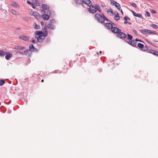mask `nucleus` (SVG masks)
Listing matches in <instances>:
<instances>
[{
  "instance_id": "a211bd4d",
  "label": "nucleus",
  "mask_w": 158,
  "mask_h": 158,
  "mask_svg": "<svg viewBox=\"0 0 158 158\" xmlns=\"http://www.w3.org/2000/svg\"><path fill=\"white\" fill-rule=\"evenodd\" d=\"M47 27L49 29L51 30H53L54 29V26L51 23L48 24Z\"/></svg>"
},
{
  "instance_id": "f8f14e48",
  "label": "nucleus",
  "mask_w": 158,
  "mask_h": 158,
  "mask_svg": "<svg viewBox=\"0 0 158 158\" xmlns=\"http://www.w3.org/2000/svg\"><path fill=\"white\" fill-rule=\"evenodd\" d=\"M29 48L30 50L31 51H36L38 50L36 48H35L32 44L30 45Z\"/></svg>"
},
{
  "instance_id": "dca6fc26",
  "label": "nucleus",
  "mask_w": 158,
  "mask_h": 158,
  "mask_svg": "<svg viewBox=\"0 0 158 158\" xmlns=\"http://www.w3.org/2000/svg\"><path fill=\"white\" fill-rule=\"evenodd\" d=\"M149 52L154 55L158 56V52L155 50L151 49L149 50Z\"/></svg>"
},
{
  "instance_id": "1a4fd4ad",
  "label": "nucleus",
  "mask_w": 158,
  "mask_h": 158,
  "mask_svg": "<svg viewBox=\"0 0 158 158\" xmlns=\"http://www.w3.org/2000/svg\"><path fill=\"white\" fill-rule=\"evenodd\" d=\"M83 2L88 6H91L92 3L90 0H83Z\"/></svg>"
},
{
  "instance_id": "6e6d98bb",
  "label": "nucleus",
  "mask_w": 158,
  "mask_h": 158,
  "mask_svg": "<svg viewBox=\"0 0 158 158\" xmlns=\"http://www.w3.org/2000/svg\"><path fill=\"white\" fill-rule=\"evenodd\" d=\"M99 53H102V52H101V51H100Z\"/></svg>"
},
{
  "instance_id": "49530a36",
  "label": "nucleus",
  "mask_w": 158,
  "mask_h": 158,
  "mask_svg": "<svg viewBox=\"0 0 158 158\" xmlns=\"http://www.w3.org/2000/svg\"><path fill=\"white\" fill-rule=\"evenodd\" d=\"M23 19L25 20H27V17H24L23 18Z\"/></svg>"
},
{
  "instance_id": "0eeeda50",
  "label": "nucleus",
  "mask_w": 158,
  "mask_h": 158,
  "mask_svg": "<svg viewBox=\"0 0 158 158\" xmlns=\"http://www.w3.org/2000/svg\"><path fill=\"white\" fill-rule=\"evenodd\" d=\"M118 34V37L120 38H125L127 37V35L123 32L120 31Z\"/></svg>"
},
{
  "instance_id": "ea45409f",
  "label": "nucleus",
  "mask_w": 158,
  "mask_h": 158,
  "mask_svg": "<svg viewBox=\"0 0 158 158\" xmlns=\"http://www.w3.org/2000/svg\"><path fill=\"white\" fill-rule=\"evenodd\" d=\"M151 13H153V14H156V11L154 10H152L151 11Z\"/></svg>"
},
{
  "instance_id": "a878e982",
  "label": "nucleus",
  "mask_w": 158,
  "mask_h": 158,
  "mask_svg": "<svg viewBox=\"0 0 158 158\" xmlns=\"http://www.w3.org/2000/svg\"><path fill=\"white\" fill-rule=\"evenodd\" d=\"M148 33H152L153 34L155 35L156 34V31H152L148 30Z\"/></svg>"
},
{
  "instance_id": "09e8293b",
  "label": "nucleus",
  "mask_w": 158,
  "mask_h": 158,
  "mask_svg": "<svg viewBox=\"0 0 158 158\" xmlns=\"http://www.w3.org/2000/svg\"><path fill=\"white\" fill-rule=\"evenodd\" d=\"M128 22L127 21H125L124 22V24H126V23H128Z\"/></svg>"
},
{
  "instance_id": "8fccbe9b",
  "label": "nucleus",
  "mask_w": 158,
  "mask_h": 158,
  "mask_svg": "<svg viewBox=\"0 0 158 158\" xmlns=\"http://www.w3.org/2000/svg\"><path fill=\"white\" fill-rule=\"evenodd\" d=\"M120 12L122 14V15H123V11H122V10H120Z\"/></svg>"
},
{
  "instance_id": "2f4dec72",
  "label": "nucleus",
  "mask_w": 158,
  "mask_h": 158,
  "mask_svg": "<svg viewBox=\"0 0 158 158\" xmlns=\"http://www.w3.org/2000/svg\"><path fill=\"white\" fill-rule=\"evenodd\" d=\"M107 12L109 13L110 12L111 13L113 14V12L111 9H108L106 10Z\"/></svg>"
},
{
  "instance_id": "c756f323",
  "label": "nucleus",
  "mask_w": 158,
  "mask_h": 158,
  "mask_svg": "<svg viewBox=\"0 0 158 158\" xmlns=\"http://www.w3.org/2000/svg\"><path fill=\"white\" fill-rule=\"evenodd\" d=\"M10 12L13 15H15L17 14V12L13 9H11L10 10Z\"/></svg>"
},
{
  "instance_id": "f257e3e1",
  "label": "nucleus",
  "mask_w": 158,
  "mask_h": 158,
  "mask_svg": "<svg viewBox=\"0 0 158 158\" xmlns=\"http://www.w3.org/2000/svg\"><path fill=\"white\" fill-rule=\"evenodd\" d=\"M95 18L98 22L102 23H104L105 20L107 21H108V19L104 15L102 14V15L98 13H96L94 15Z\"/></svg>"
},
{
  "instance_id": "6ab92c4d",
  "label": "nucleus",
  "mask_w": 158,
  "mask_h": 158,
  "mask_svg": "<svg viewBox=\"0 0 158 158\" xmlns=\"http://www.w3.org/2000/svg\"><path fill=\"white\" fill-rule=\"evenodd\" d=\"M25 48L24 47H21L20 46H16L14 48V49H19L21 50H22Z\"/></svg>"
},
{
  "instance_id": "f3484780",
  "label": "nucleus",
  "mask_w": 158,
  "mask_h": 158,
  "mask_svg": "<svg viewBox=\"0 0 158 158\" xmlns=\"http://www.w3.org/2000/svg\"><path fill=\"white\" fill-rule=\"evenodd\" d=\"M139 31L142 34L144 35H146L148 34V30L145 29H141L139 30Z\"/></svg>"
},
{
  "instance_id": "412c9836",
  "label": "nucleus",
  "mask_w": 158,
  "mask_h": 158,
  "mask_svg": "<svg viewBox=\"0 0 158 158\" xmlns=\"http://www.w3.org/2000/svg\"><path fill=\"white\" fill-rule=\"evenodd\" d=\"M114 6L116 7V8L118 10H120L121 7H120L119 4L117 2L115 4Z\"/></svg>"
},
{
  "instance_id": "5701e85b",
  "label": "nucleus",
  "mask_w": 158,
  "mask_h": 158,
  "mask_svg": "<svg viewBox=\"0 0 158 158\" xmlns=\"http://www.w3.org/2000/svg\"><path fill=\"white\" fill-rule=\"evenodd\" d=\"M43 33L44 32L41 31H37L35 32V34L36 35H39L42 34H43Z\"/></svg>"
},
{
  "instance_id": "4c0bfd02",
  "label": "nucleus",
  "mask_w": 158,
  "mask_h": 158,
  "mask_svg": "<svg viewBox=\"0 0 158 158\" xmlns=\"http://www.w3.org/2000/svg\"><path fill=\"white\" fill-rule=\"evenodd\" d=\"M124 19L125 21H127V19L130 20V18L127 16H125L124 18Z\"/></svg>"
},
{
  "instance_id": "a18cd8bd",
  "label": "nucleus",
  "mask_w": 158,
  "mask_h": 158,
  "mask_svg": "<svg viewBox=\"0 0 158 158\" xmlns=\"http://www.w3.org/2000/svg\"><path fill=\"white\" fill-rule=\"evenodd\" d=\"M135 42H136V41H140V42H141V41L140 40H138V39H135Z\"/></svg>"
},
{
  "instance_id": "37998d69",
  "label": "nucleus",
  "mask_w": 158,
  "mask_h": 158,
  "mask_svg": "<svg viewBox=\"0 0 158 158\" xmlns=\"http://www.w3.org/2000/svg\"><path fill=\"white\" fill-rule=\"evenodd\" d=\"M31 42H32L33 43H35V40L33 39L31 41Z\"/></svg>"
},
{
  "instance_id": "7c9ffc66",
  "label": "nucleus",
  "mask_w": 158,
  "mask_h": 158,
  "mask_svg": "<svg viewBox=\"0 0 158 158\" xmlns=\"http://www.w3.org/2000/svg\"><path fill=\"white\" fill-rule=\"evenodd\" d=\"M150 26L155 29H156V28H158V27L155 24H151L150 25Z\"/></svg>"
},
{
  "instance_id": "f704fd0d",
  "label": "nucleus",
  "mask_w": 158,
  "mask_h": 158,
  "mask_svg": "<svg viewBox=\"0 0 158 158\" xmlns=\"http://www.w3.org/2000/svg\"><path fill=\"white\" fill-rule=\"evenodd\" d=\"M29 51L28 50H26L24 52V53L26 55H27L29 54Z\"/></svg>"
},
{
  "instance_id": "4d7b16f0",
  "label": "nucleus",
  "mask_w": 158,
  "mask_h": 158,
  "mask_svg": "<svg viewBox=\"0 0 158 158\" xmlns=\"http://www.w3.org/2000/svg\"><path fill=\"white\" fill-rule=\"evenodd\" d=\"M97 53L98 55V52H97Z\"/></svg>"
},
{
  "instance_id": "4be33fe9",
  "label": "nucleus",
  "mask_w": 158,
  "mask_h": 158,
  "mask_svg": "<svg viewBox=\"0 0 158 158\" xmlns=\"http://www.w3.org/2000/svg\"><path fill=\"white\" fill-rule=\"evenodd\" d=\"M114 19L115 20L118 21L119 19V16L118 13H117L114 16Z\"/></svg>"
},
{
  "instance_id": "f03ea898",
  "label": "nucleus",
  "mask_w": 158,
  "mask_h": 158,
  "mask_svg": "<svg viewBox=\"0 0 158 158\" xmlns=\"http://www.w3.org/2000/svg\"><path fill=\"white\" fill-rule=\"evenodd\" d=\"M89 8L88 9V10L90 13L94 14L95 13L97 10L99 12L101 13L102 11L100 9V7L97 5H95L94 6L92 5L89 6Z\"/></svg>"
},
{
  "instance_id": "9b49d317",
  "label": "nucleus",
  "mask_w": 158,
  "mask_h": 158,
  "mask_svg": "<svg viewBox=\"0 0 158 158\" xmlns=\"http://www.w3.org/2000/svg\"><path fill=\"white\" fill-rule=\"evenodd\" d=\"M11 5L16 8H19L20 7V6L16 2H11Z\"/></svg>"
},
{
  "instance_id": "c85d7f7f",
  "label": "nucleus",
  "mask_w": 158,
  "mask_h": 158,
  "mask_svg": "<svg viewBox=\"0 0 158 158\" xmlns=\"http://www.w3.org/2000/svg\"><path fill=\"white\" fill-rule=\"evenodd\" d=\"M137 46L138 47L141 48H143L144 47L143 45L140 43H139L138 44Z\"/></svg>"
},
{
  "instance_id": "e433bc0d",
  "label": "nucleus",
  "mask_w": 158,
  "mask_h": 158,
  "mask_svg": "<svg viewBox=\"0 0 158 158\" xmlns=\"http://www.w3.org/2000/svg\"><path fill=\"white\" fill-rule=\"evenodd\" d=\"M131 5L132 6L135 7H136L137 6L136 5V4L134 3H131Z\"/></svg>"
},
{
  "instance_id": "3c124183",
  "label": "nucleus",
  "mask_w": 158,
  "mask_h": 158,
  "mask_svg": "<svg viewBox=\"0 0 158 158\" xmlns=\"http://www.w3.org/2000/svg\"><path fill=\"white\" fill-rule=\"evenodd\" d=\"M44 80L43 79L42 80H41V82H44Z\"/></svg>"
},
{
  "instance_id": "58836bf2",
  "label": "nucleus",
  "mask_w": 158,
  "mask_h": 158,
  "mask_svg": "<svg viewBox=\"0 0 158 158\" xmlns=\"http://www.w3.org/2000/svg\"><path fill=\"white\" fill-rule=\"evenodd\" d=\"M146 15L148 17H150V14L149 12H146Z\"/></svg>"
},
{
  "instance_id": "4468645a",
  "label": "nucleus",
  "mask_w": 158,
  "mask_h": 158,
  "mask_svg": "<svg viewBox=\"0 0 158 158\" xmlns=\"http://www.w3.org/2000/svg\"><path fill=\"white\" fill-rule=\"evenodd\" d=\"M131 12L133 14L134 16H135V17H137L139 18H142V15L141 14H137L133 10H131Z\"/></svg>"
},
{
  "instance_id": "b1692460",
  "label": "nucleus",
  "mask_w": 158,
  "mask_h": 158,
  "mask_svg": "<svg viewBox=\"0 0 158 158\" xmlns=\"http://www.w3.org/2000/svg\"><path fill=\"white\" fill-rule=\"evenodd\" d=\"M33 26L35 29H39L40 28V26L39 25L36 24L35 23H34Z\"/></svg>"
},
{
  "instance_id": "c9c22d12",
  "label": "nucleus",
  "mask_w": 158,
  "mask_h": 158,
  "mask_svg": "<svg viewBox=\"0 0 158 158\" xmlns=\"http://www.w3.org/2000/svg\"><path fill=\"white\" fill-rule=\"evenodd\" d=\"M81 0H75L77 4H80L81 2Z\"/></svg>"
},
{
  "instance_id": "7ed1b4c3",
  "label": "nucleus",
  "mask_w": 158,
  "mask_h": 158,
  "mask_svg": "<svg viewBox=\"0 0 158 158\" xmlns=\"http://www.w3.org/2000/svg\"><path fill=\"white\" fill-rule=\"evenodd\" d=\"M48 33V31L45 28V29H44V31L43 35H40L37 38L38 41L39 42L42 43L45 39V37L47 36Z\"/></svg>"
},
{
  "instance_id": "6e6552de",
  "label": "nucleus",
  "mask_w": 158,
  "mask_h": 158,
  "mask_svg": "<svg viewBox=\"0 0 158 158\" xmlns=\"http://www.w3.org/2000/svg\"><path fill=\"white\" fill-rule=\"evenodd\" d=\"M127 42L129 44L134 47H135V46H136L137 44L136 42H135V41L134 40H129Z\"/></svg>"
},
{
  "instance_id": "5fc2aeb1",
  "label": "nucleus",
  "mask_w": 158,
  "mask_h": 158,
  "mask_svg": "<svg viewBox=\"0 0 158 158\" xmlns=\"http://www.w3.org/2000/svg\"><path fill=\"white\" fill-rule=\"evenodd\" d=\"M41 23L42 24H43V22H41Z\"/></svg>"
},
{
  "instance_id": "9d476101",
  "label": "nucleus",
  "mask_w": 158,
  "mask_h": 158,
  "mask_svg": "<svg viewBox=\"0 0 158 158\" xmlns=\"http://www.w3.org/2000/svg\"><path fill=\"white\" fill-rule=\"evenodd\" d=\"M6 54L5 58L7 60H9L10 58H11L13 56L12 54L9 52H6Z\"/></svg>"
},
{
  "instance_id": "cd10ccee",
  "label": "nucleus",
  "mask_w": 158,
  "mask_h": 158,
  "mask_svg": "<svg viewBox=\"0 0 158 158\" xmlns=\"http://www.w3.org/2000/svg\"><path fill=\"white\" fill-rule=\"evenodd\" d=\"M6 54L5 52L3 51L0 50V56H4Z\"/></svg>"
},
{
  "instance_id": "473e14b6",
  "label": "nucleus",
  "mask_w": 158,
  "mask_h": 158,
  "mask_svg": "<svg viewBox=\"0 0 158 158\" xmlns=\"http://www.w3.org/2000/svg\"><path fill=\"white\" fill-rule=\"evenodd\" d=\"M110 1L111 4L114 6V5L117 2L115 1H114L113 0H110Z\"/></svg>"
},
{
  "instance_id": "a19ab883",
  "label": "nucleus",
  "mask_w": 158,
  "mask_h": 158,
  "mask_svg": "<svg viewBox=\"0 0 158 158\" xmlns=\"http://www.w3.org/2000/svg\"><path fill=\"white\" fill-rule=\"evenodd\" d=\"M50 21L51 23H53L55 22V20L53 19H50Z\"/></svg>"
},
{
  "instance_id": "39448f33",
  "label": "nucleus",
  "mask_w": 158,
  "mask_h": 158,
  "mask_svg": "<svg viewBox=\"0 0 158 158\" xmlns=\"http://www.w3.org/2000/svg\"><path fill=\"white\" fill-rule=\"evenodd\" d=\"M111 31L113 32L118 34L121 31L120 29L116 27H113Z\"/></svg>"
},
{
  "instance_id": "423d86ee",
  "label": "nucleus",
  "mask_w": 158,
  "mask_h": 158,
  "mask_svg": "<svg viewBox=\"0 0 158 158\" xmlns=\"http://www.w3.org/2000/svg\"><path fill=\"white\" fill-rule=\"evenodd\" d=\"M19 38L20 39L24 40L25 41H28L29 40V36L23 35L19 36Z\"/></svg>"
},
{
  "instance_id": "13d9d810",
  "label": "nucleus",
  "mask_w": 158,
  "mask_h": 158,
  "mask_svg": "<svg viewBox=\"0 0 158 158\" xmlns=\"http://www.w3.org/2000/svg\"><path fill=\"white\" fill-rule=\"evenodd\" d=\"M48 11L49 12V13H50L49 11V10H48Z\"/></svg>"
},
{
  "instance_id": "2eb2a0df",
  "label": "nucleus",
  "mask_w": 158,
  "mask_h": 158,
  "mask_svg": "<svg viewBox=\"0 0 158 158\" xmlns=\"http://www.w3.org/2000/svg\"><path fill=\"white\" fill-rule=\"evenodd\" d=\"M42 17L44 20H47L49 19V16L46 14H44L42 15Z\"/></svg>"
},
{
  "instance_id": "de8ad7c7",
  "label": "nucleus",
  "mask_w": 158,
  "mask_h": 158,
  "mask_svg": "<svg viewBox=\"0 0 158 158\" xmlns=\"http://www.w3.org/2000/svg\"><path fill=\"white\" fill-rule=\"evenodd\" d=\"M32 6V8H33V9H35V6H34V5H33V3L31 5Z\"/></svg>"
},
{
  "instance_id": "aec40b11",
  "label": "nucleus",
  "mask_w": 158,
  "mask_h": 158,
  "mask_svg": "<svg viewBox=\"0 0 158 158\" xmlns=\"http://www.w3.org/2000/svg\"><path fill=\"white\" fill-rule=\"evenodd\" d=\"M45 10H48L49 7L46 5L43 4L41 6Z\"/></svg>"
},
{
  "instance_id": "c03bdc74",
  "label": "nucleus",
  "mask_w": 158,
  "mask_h": 158,
  "mask_svg": "<svg viewBox=\"0 0 158 158\" xmlns=\"http://www.w3.org/2000/svg\"><path fill=\"white\" fill-rule=\"evenodd\" d=\"M135 33V34H137V32L136 31L135 29H133L132 30Z\"/></svg>"
},
{
  "instance_id": "20e7f679",
  "label": "nucleus",
  "mask_w": 158,
  "mask_h": 158,
  "mask_svg": "<svg viewBox=\"0 0 158 158\" xmlns=\"http://www.w3.org/2000/svg\"><path fill=\"white\" fill-rule=\"evenodd\" d=\"M30 14L34 16L36 19H38L40 17V15L36 11H33L32 10L30 12Z\"/></svg>"
},
{
  "instance_id": "864d4df0",
  "label": "nucleus",
  "mask_w": 158,
  "mask_h": 158,
  "mask_svg": "<svg viewBox=\"0 0 158 158\" xmlns=\"http://www.w3.org/2000/svg\"><path fill=\"white\" fill-rule=\"evenodd\" d=\"M42 11H43V12H44V13H45V10H42Z\"/></svg>"
},
{
  "instance_id": "bb28decb",
  "label": "nucleus",
  "mask_w": 158,
  "mask_h": 158,
  "mask_svg": "<svg viewBox=\"0 0 158 158\" xmlns=\"http://www.w3.org/2000/svg\"><path fill=\"white\" fill-rule=\"evenodd\" d=\"M33 3H34V4L35 6H39L40 5V3L37 1L35 0V1H34L33 2Z\"/></svg>"
},
{
  "instance_id": "ddd939ff",
  "label": "nucleus",
  "mask_w": 158,
  "mask_h": 158,
  "mask_svg": "<svg viewBox=\"0 0 158 158\" xmlns=\"http://www.w3.org/2000/svg\"><path fill=\"white\" fill-rule=\"evenodd\" d=\"M105 26L108 29H112L113 27L112 25L109 23H106L105 24Z\"/></svg>"
},
{
  "instance_id": "393cba45",
  "label": "nucleus",
  "mask_w": 158,
  "mask_h": 158,
  "mask_svg": "<svg viewBox=\"0 0 158 158\" xmlns=\"http://www.w3.org/2000/svg\"><path fill=\"white\" fill-rule=\"evenodd\" d=\"M127 38L128 40H132L133 37L132 35L128 34H127Z\"/></svg>"
},
{
  "instance_id": "79ce46f5",
  "label": "nucleus",
  "mask_w": 158,
  "mask_h": 158,
  "mask_svg": "<svg viewBox=\"0 0 158 158\" xmlns=\"http://www.w3.org/2000/svg\"><path fill=\"white\" fill-rule=\"evenodd\" d=\"M27 3L29 5H32L33 4L29 1H27Z\"/></svg>"
},
{
  "instance_id": "72a5a7b5",
  "label": "nucleus",
  "mask_w": 158,
  "mask_h": 158,
  "mask_svg": "<svg viewBox=\"0 0 158 158\" xmlns=\"http://www.w3.org/2000/svg\"><path fill=\"white\" fill-rule=\"evenodd\" d=\"M5 81L4 80L0 81V86H2L5 83Z\"/></svg>"
},
{
  "instance_id": "603ef678",
  "label": "nucleus",
  "mask_w": 158,
  "mask_h": 158,
  "mask_svg": "<svg viewBox=\"0 0 158 158\" xmlns=\"http://www.w3.org/2000/svg\"><path fill=\"white\" fill-rule=\"evenodd\" d=\"M128 23L129 24H131V23H130V22H129V23Z\"/></svg>"
}]
</instances>
